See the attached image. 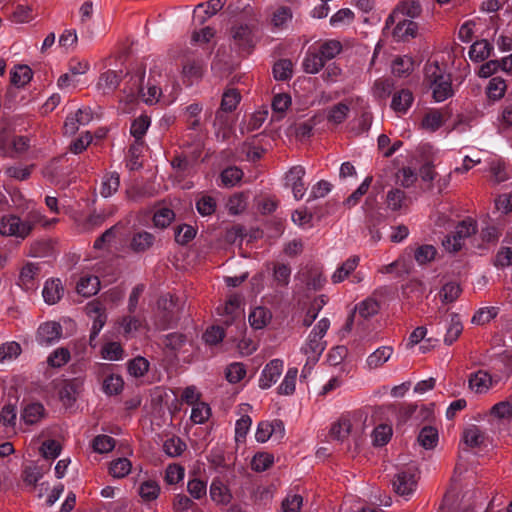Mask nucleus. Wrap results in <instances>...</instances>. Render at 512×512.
<instances>
[{
    "label": "nucleus",
    "instance_id": "obj_1",
    "mask_svg": "<svg viewBox=\"0 0 512 512\" xmlns=\"http://www.w3.org/2000/svg\"><path fill=\"white\" fill-rule=\"evenodd\" d=\"M257 25L255 23H235L229 30L232 45L239 53L250 54L255 47V32Z\"/></svg>",
    "mask_w": 512,
    "mask_h": 512
},
{
    "label": "nucleus",
    "instance_id": "obj_2",
    "mask_svg": "<svg viewBox=\"0 0 512 512\" xmlns=\"http://www.w3.org/2000/svg\"><path fill=\"white\" fill-rule=\"evenodd\" d=\"M158 315H157V326L165 330L175 325L181 313V307L178 304V298L171 294L161 296L157 301Z\"/></svg>",
    "mask_w": 512,
    "mask_h": 512
},
{
    "label": "nucleus",
    "instance_id": "obj_3",
    "mask_svg": "<svg viewBox=\"0 0 512 512\" xmlns=\"http://www.w3.org/2000/svg\"><path fill=\"white\" fill-rule=\"evenodd\" d=\"M477 232V223L471 218L460 221L452 235H446L442 245L449 252H457L462 248L463 241Z\"/></svg>",
    "mask_w": 512,
    "mask_h": 512
},
{
    "label": "nucleus",
    "instance_id": "obj_4",
    "mask_svg": "<svg viewBox=\"0 0 512 512\" xmlns=\"http://www.w3.org/2000/svg\"><path fill=\"white\" fill-rule=\"evenodd\" d=\"M417 472V467L413 465L400 469L392 480L394 492L402 497L413 494L417 487Z\"/></svg>",
    "mask_w": 512,
    "mask_h": 512
},
{
    "label": "nucleus",
    "instance_id": "obj_5",
    "mask_svg": "<svg viewBox=\"0 0 512 512\" xmlns=\"http://www.w3.org/2000/svg\"><path fill=\"white\" fill-rule=\"evenodd\" d=\"M241 297L237 294L229 296L224 307L218 308V311L223 319L221 320L227 328L236 324L237 327L245 328V323L241 319Z\"/></svg>",
    "mask_w": 512,
    "mask_h": 512
},
{
    "label": "nucleus",
    "instance_id": "obj_6",
    "mask_svg": "<svg viewBox=\"0 0 512 512\" xmlns=\"http://www.w3.org/2000/svg\"><path fill=\"white\" fill-rule=\"evenodd\" d=\"M0 233L5 236H15L21 239H25L30 234L29 231H26V224L23 218L16 215L2 217Z\"/></svg>",
    "mask_w": 512,
    "mask_h": 512
},
{
    "label": "nucleus",
    "instance_id": "obj_7",
    "mask_svg": "<svg viewBox=\"0 0 512 512\" xmlns=\"http://www.w3.org/2000/svg\"><path fill=\"white\" fill-rule=\"evenodd\" d=\"M86 313L88 316L93 317V325L89 337L90 345H93V341L98 336L100 330L104 326L107 320V316L105 314V308L98 301H92L86 305Z\"/></svg>",
    "mask_w": 512,
    "mask_h": 512
},
{
    "label": "nucleus",
    "instance_id": "obj_8",
    "mask_svg": "<svg viewBox=\"0 0 512 512\" xmlns=\"http://www.w3.org/2000/svg\"><path fill=\"white\" fill-rule=\"evenodd\" d=\"M62 336V327L57 322H45L39 326L36 340L40 345L49 346L58 341Z\"/></svg>",
    "mask_w": 512,
    "mask_h": 512
},
{
    "label": "nucleus",
    "instance_id": "obj_9",
    "mask_svg": "<svg viewBox=\"0 0 512 512\" xmlns=\"http://www.w3.org/2000/svg\"><path fill=\"white\" fill-rule=\"evenodd\" d=\"M283 370V361L280 359L271 360L262 371L259 385L262 389L270 388L277 382Z\"/></svg>",
    "mask_w": 512,
    "mask_h": 512
},
{
    "label": "nucleus",
    "instance_id": "obj_10",
    "mask_svg": "<svg viewBox=\"0 0 512 512\" xmlns=\"http://www.w3.org/2000/svg\"><path fill=\"white\" fill-rule=\"evenodd\" d=\"M418 28V23L413 20L399 19L392 34L396 41L407 42L417 36Z\"/></svg>",
    "mask_w": 512,
    "mask_h": 512
},
{
    "label": "nucleus",
    "instance_id": "obj_11",
    "mask_svg": "<svg viewBox=\"0 0 512 512\" xmlns=\"http://www.w3.org/2000/svg\"><path fill=\"white\" fill-rule=\"evenodd\" d=\"M304 175L305 169L300 165L293 166L286 175V179L291 184L293 195L296 199H301L305 195Z\"/></svg>",
    "mask_w": 512,
    "mask_h": 512
},
{
    "label": "nucleus",
    "instance_id": "obj_12",
    "mask_svg": "<svg viewBox=\"0 0 512 512\" xmlns=\"http://www.w3.org/2000/svg\"><path fill=\"white\" fill-rule=\"evenodd\" d=\"M145 78V67L142 65L136 69L134 75H131L127 86L123 92L127 95L129 101H133L137 96L143 92V82Z\"/></svg>",
    "mask_w": 512,
    "mask_h": 512
},
{
    "label": "nucleus",
    "instance_id": "obj_13",
    "mask_svg": "<svg viewBox=\"0 0 512 512\" xmlns=\"http://www.w3.org/2000/svg\"><path fill=\"white\" fill-rule=\"evenodd\" d=\"M82 385V381L77 378L65 381L59 391L60 400L65 405H72L82 391Z\"/></svg>",
    "mask_w": 512,
    "mask_h": 512
},
{
    "label": "nucleus",
    "instance_id": "obj_14",
    "mask_svg": "<svg viewBox=\"0 0 512 512\" xmlns=\"http://www.w3.org/2000/svg\"><path fill=\"white\" fill-rule=\"evenodd\" d=\"M469 388L475 393L482 394L486 393L493 385L492 376L484 371L478 370L472 373L469 377Z\"/></svg>",
    "mask_w": 512,
    "mask_h": 512
},
{
    "label": "nucleus",
    "instance_id": "obj_15",
    "mask_svg": "<svg viewBox=\"0 0 512 512\" xmlns=\"http://www.w3.org/2000/svg\"><path fill=\"white\" fill-rule=\"evenodd\" d=\"M324 349L325 342L322 340V337L311 332L308 342L302 350L308 356V362L316 363Z\"/></svg>",
    "mask_w": 512,
    "mask_h": 512
},
{
    "label": "nucleus",
    "instance_id": "obj_16",
    "mask_svg": "<svg viewBox=\"0 0 512 512\" xmlns=\"http://www.w3.org/2000/svg\"><path fill=\"white\" fill-rule=\"evenodd\" d=\"M100 289V280L97 276L86 275L80 278L76 285L78 294L88 298L95 295Z\"/></svg>",
    "mask_w": 512,
    "mask_h": 512
},
{
    "label": "nucleus",
    "instance_id": "obj_17",
    "mask_svg": "<svg viewBox=\"0 0 512 512\" xmlns=\"http://www.w3.org/2000/svg\"><path fill=\"white\" fill-rule=\"evenodd\" d=\"M155 241V236L147 231L137 232L133 235L130 248L136 252L141 253L149 250Z\"/></svg>",
    "mask_w": 512,
    "mask_h": 512
},
{
    "label": "nucleus",
    "instance_id": "obj_18",
    "mask_svg": "<svg viewBox=\"0 0 512 512\" xmlns=\"http://www.w3.org/2000/svg\"><path fill=\"white\" fill-rule=\"evenodd\" d=\"M414 100L413 94L408 89H402L393 95L391 108L397 113H406Z\"/></svg>",
    "mask_w": 512,
    "mask_h": 512
},
{
    "label": "nucleus",
    "instance_id": "obj_19",
    "mask_svg": "<svg viewBox=\"0 0 512 512\" xmlns=\"http://www.w3.org/2000/svg\"><path fill=\"white\" fill-rule=\"evenodd\" d=\"M493 46L486 40H478L474 42L469 50V57L474 62H482L490 57Z\"/></svg>",
    "mask_w": 512,
    "mask_h": 512
},
{
    "label": "nucleus",
    "instance_id": "obj_20",
    "mask_svg": "<svg viewBox=\"0 0 512 512\" xmlns=\"http://www.w3.org/2000/svg\"><path fill=\"white\" fill-rule=\"evenodd\" d=\"M64 292V288L59 279H51L46 281L43 289V297L46 303L55 304L57 303Z\"/></svg>",
    "mask_w": 512,
    "mask_h": 512
},
{
    "label": "nucleus",
    "instance_id": "obj_21",
    "mask_svg": "<svg viewBox=\"0 0 512 512\" xmlns=\"http://www.w3.org/2000/svg\"><path fill=\"white\" fill-rule=\"evenodd\" d=\"M45 415L44 406L39 403H29L22 411L21 418L26 424L33 425L39 422Z\"/></svg>",
    "mask_w": 512,
    "mask_h": 512
},
{
    "label": "nucleus",
    "instance_id": "obj_22",
    "mask_svg": "<svg viewBox=\"0 0 512 512\" xmlns=\"http://www.w3.org/2000/svg\"><path fill=\"white\" fill-rule=\"evenodd\" d=\"M210 497L218 504H227L232 495L227 486L219 479H214L210 486Z\"/></svg>",
    "mask_w": 512,
    "mask_h": 512
},
{
    "label": "nucleus",
    "instance_id": "obj_23",
    "mask_svg": "<svg viewBox=\"0 0 512 512\" xmlns=\"http://www.w3.org/2000/svg\"><path fill=\"white\" fill-rule=\"evenodd\" d=\"M430 87H433V98L437 102H442L453 95L450 74L444 77V79L432 84Z\"/></svg>",
    "mask_w": 512,
    "mask_h": 512
},
{
    "label": "nucleus",
    "instance_id": "obj_24",
    "mask_svg": "<svg viewBox=\"0 0 512 512\" xmlns=\"http://www.w3.org/2000/svg\"><path fill=\"white\" fill-rule=\"evenodd\" d=\"M359 257L352 256L348 258L342 265L334 272L331 277L333 283H340L344 281L358 266Z\"/></svg>",
    "mask_w": 512,
    "mask_h": 512
},
{
    "label": "nucleus",
    "instance_id": "obj_25",
    "mask_svg": "<svg viewBox=\"0 0 512 512\" xmlns=\"http://www.w3.org/2000/svg\"><path fill=\"white\" fill-rule=\"evenodd\" d=\"M414 70V60L409 56H398L393 60L392 73L398 77L410 75Z\"/></svg>",
    "mask_w": 512,
    "mask_h": 512
},
{
    "label": "nucleus",
    "instance_id": "obj_26",
    "mask_svg": "<svg viewBox=\"0 0 512 512\" xmlns=\"http://www.w3.org/2000/svg\"><path fill=\"white\" fill-rule=\"evenodd\" d=\"M325 65L324 58L319 54V52H311L308 51L302 66L306 73L316 74L318 73Z\"/></svg>",
    "mask_w": 512,
    "mask_h": 512
},
{
    "label": "nucleus",
    "instance_id": "obj_27",
    "mask_svg": "<svg viewBox=\"0 0 512 512\" xmlns=\"http://www.w3.org/2000/svg\"><path fill=\"white\" fill-rule=\"evenodd\" d=\"M438 430L432 426H424L418 435L419 444L425 449H433L438 443Z\"/></svg>",
    "mask_w": 512,
    "mask_h": 512
},
{
    "label": "nucleus",
    "instance_id": "obj_28",
    "mask_svg": "<svg viewBox=\"0 0 512 512\" xmlns=\"http://www.w3.org/2000/svg\"><path fill=\"white\" fill-rule=\"evenodd\" d=\"M484 440V433L476 425H471L463 432V441L471 448L480 447L484 443Z\"/></svg>",
    "mask_w": 512,
    "mask_h": 512
},
{
    "label": "nucleus",
    "instance_id": "obj_29",
    "mask_svg": "<svg viewBox=\"0 0 512 512\" xmlns=\"http://www.w3.org/2000/svg\"><path fill=\"white\" fill-rule=\"evenodd\" d=\"M271 320V313L264 307H256L249 315V323L254 329L264 328Z\"/></svg>",
    "mask_w": 512,
    "mask_h": 512
},
{
    "label": "nucleus",
    "instance_id": "obj_30",
    "mask_svg": "<svg viewBox=\"0 0 512 512\" xmlns=\"http://www.w3.org/2000/svg\"><path fill=\"white\" fill-rule=\"evenodd\" d=\"M393 352L392 347L383 346L376 349L372 354H370L367 358V364L370 368L375 369L380 367L382 364L387 362L391 357Z\"/></svg>",
    "mask_w": 512,
    "mask_h": 512
},
{
    "label": "nucleus",
    "instance_id": "obj_31",
    "mask_svg": "<svg viewBox=\"0 0 512 512\" xmlns=\"http://www.w3.org/2000/svg\"><path fill=\"white\" fill-rule=\"evenodd\" d=\"M462 331H463V325L461 323L459 315L456 313H452L450 315V323H449V327L447 328V331H446V334L444 337V342L447 345H451L458 339V337L461 335Z\"/></svg>",
    "mask_w": 512,
    "mask_h": 512
},
{
    "label": "nucleus",
    "instance_id": "obj_32",
    "mask_svg": "<svg viewBox=\"0 0 512 512\" xmlns=\"http://www.w3.org/2000/svg\"><path fill=\"white\" fill-rule=\"evenodd\" d=\"M11 83L16 87H23L30 82L33 72L27 65H18L11 71Z\"/></svg>",
    "mask_w": 512,
    "mask_h": 512
},
{
    "label": "nucleus",
    "instance_id": "obj_33",
    "mask_svg": "<svg viewBox=\"0 0 512 512\" xmlns=\"http://www.w3.org/2000/svg\"><path fill=\"white\" fill-rule=\"evenodd\" d=\"M351 427L352 425L349 419H339L330 429V438L337 441H343L350 434Z\"/></svg>",
    "mask_w": 512,
    "mask_h": 512
},
{
    "label": "nucleus",
    "instance_id": "obj_34",
    "mask_svg": "<svg viewBox=\"0 0 512 512\" xmlns=\"http://www.w3.org/2000/svg\"><path fill=\"white\" fill-rule=\"evenodd\" d=\"M396 13L401 16L416 18L422 13V7L419 0H404L397 5Z\"/></svg>",
    "mask_w": 512,
    "mask_h": 512
},
{
    "label": "nucleus",
    "instance_id": "obj_35",
    "mask_svg": "<svg viewBox=\"0 0 512 512\" xmlns=\"http://www.w3.org/2000/svg\"><path fill=\"white\" fill-rule=\"evenodd\" d=\"M124 381L121 376L110 374L105 377L102 384L103 391L109 395H118L122 392Z\"/></svg>",
    "mask_w": 512,
    "mask_h": 512
},
{
    "label": "nucleus",
    "instance_id": "obj_36",
    "mask_svg": "<svg viewBox=\"0 0 512 512\" xmlns=\"http://www.w3.org/2000/svg\"><path fill=\"white\" fill-rule=\"evenodd\" d=\"M122 72L119 73L113 70H108L101 74L98 85L101 88L109 91H114L119 86L122 79Z\"/></svg>",
    "mask_w": 512,
    "mask_h": 512
},
{
    "label": "nucleus",
    "instance_id": "obj_37",
    "mask_svg": "<svg viewBox=\"0 0 512 512\" xmlns=\"http://www.w3.org/2000/svg\"><path fill=\"white\" fill-rule=\"evenodd\" d=\"M241 100V95L237 89H228L223 93L220 110L223 112H232L236 109Z\"/></svg>",
    "mask_w": 512,
    "mask_h": 512
},
{
    "label": "nucleus",
    "instance_id": "obj_38",
    "mask_svg": "<svg viewBox=\"0 0 512 512\" xmlns=\"http://www.w3.org/2000/svg\"><path fill=\"white\" fill-rule=\"evenodd\" d=\"M462 289L456 282H448L440 290V298L444 304L453 303L461 295Z\"/></svg>",
    "mask_w": 512,
    "mask_h": 512
},
{
    "label": "nucleus",
    "instance_id": "obj_39",
    "mask_svg": "<svg viewBox=\"0 0 512 512\" xmlns=\"http://www.w3.org/2000/svg\"><path fill=\"white\" fill-rule=\"evenodd\" d=\"M293 64L289 59H281L273 66V75L276 80L286 81L292 77Z\"/></svg>",
    "mask_w": 512,
    "mask_h": 512
},
{
    "label": "nucleus",
    "instance_id": "obj_40",
    "mask_svg": "<svg viewBox=\"0 0 512 512\" xmlns=\"http://www.w3.org/2000/svg\"><path fill=\"white\" fill-rule=\"evenodd\" d=\"M349 110L347 104L343 102L337 103L329 109L327 120L334 124H341L346 120Z\"/></svg>",
    "mask_w": 512,
    "mask_h": 512
},
{
    "label": "nucleus",
    "instance_id": "obj_41",
    "mask_svg": "<svg viewBox=\"0 0 512 512\" xmlns=\"http://www.w3.org/2000/svg\"><path fill=\"white\" fill-rule=\"evenodd\" d=\"M120 186V177L116 172H112L105 176L102 187H101V195L103 197H109L113 193H115Z\"/></svg>",
    "mask_w": 512,
    "mask_h": 512
},
{
    "label": "nucleus",
    "instance_id": "obj_42",
    "mask_svg": "<svg viewBox=\"0 0 512 512\" xmlns=\"http://www.w3.org/2000/svg\"><path fill=\"white\" fill-rule=\"evenodd\" d=\"M297 368H289L283 382L278 387V393L281 395H291L295 391V383L297 378Z\"/></svg>",
    "mask_w": 512,
    "mask_h": 512
},
{
    "label": "nucleus",
    "instance_id": "obj_43",
    "mask_svg": "<svg viewBox=\"0 0 512 512\" xmlns=\"http://www.w3.org/2000/svg\"><path fill=\"white\" fill-rule=\"evenodd\" d=\"M127 369L131 376L142 377L149 370V362L144 357L138 356L128 362Z\"/></svg>",
    "mask_w": 512,
    "mask_h": 512
},
{
    "label": "nucleus",
    "instance_id": "obj_44",
    "mask_svg": "<svg viewBox=\"0 0 512 512\" xmlns=\"http://www.w3.org/2000/svg\"><path fill=\"white\" fill-rule=\"evenodd\" d=\"M131 471V462L127 458H118L111 462L110 474L115 478H123Z\"/></svg>",
    "mask_w": 512,
    "mask_h": 512
},
{
    "label": "nucleus",
    "instance_id": "obj_45",
    "mask_svg": "<svg viewBox=\"0 0 512 512\" xmlns=\"http://www.w3.org/2000/svg\"><path fill=\"white\" fill-rule=\"evenodd\" d=\"M342 51V44L338 40H328L321 44L319 54L324 58L325 62L333 59Z\"/></svg>",
    "mask_w": 512,
    "mask_h": 512
},
{
    "label": "nucleus",
    "instance_id": "obj_46",
    "mask_svg": "<svg viewBox=\"0 0 512 512\" xmlns=\"http://www.w3.org/2000/svg\"><path fill=\"white\" fill-rule=\"evenodd\" d=\"M372 180V176L366 177L360 186L343 202V204L348 208L355 206L361 197L367 193Z\"/></svg>",
    "mask_w": 512,
    "mask_h": 512
},
{
    "label": "nucleus",
    "instance_id": "obj_47",
    "mask_svg": "<svg viewBox=\"0 0 512 512\" xmlns=\"http://www.w3.org/2000/svg\"><path fill=\"white\" fill-rule=\"evenodd\" d=\"M506 91L505 81L500 77H494L487 86V95L492 100L501 99Z\"/></svg>",
    "mask_w": 512,
    "mask_h": 512
},
{
    "label": "nucleus",
    "instance_id": "obj_48",
    "mask_svg": "<svg viewBox=\"0 0 512 512\" xmlns=\"http://www.w3.org/2000/svg\"><path fill=\"white\" fill-rule=\"evenodd\" d=\"M149 125L150 118L147 115H142L132 122L130 133L135 138L136 142L143 138Z\"/></svg>",
    "mask_w": 512,
    "mask_h": 512
},
{
    "label": "nucleus",
    "instance_id": "obj_49",
    "mask_svg": "<svg viewBox=\"0 0 512 512\" xmlns=\"http://www.w3.org/2000/svg\"><path fill=\"white\" fill-rule=\"evenodd\" d=\"M160 486L156 481H145L140 485L139 494L144 501H153L158 498Z\"/></svg>",
    "mask_w": 512,
    "mask_h": 512
},
{
    "label": "nucleus",
    "instance_id": "obj_50",
    "mask_svg": "<svg viewBox=\"0 0 512 512\" xmlns=\"http://www.w3.org/2000/svg\"><path fill=\"white\" fill-rule=\"evenodd\" d=\"M449 74L439 66L438 62L428 63L425 65V80L431 86L432 84L444 79Z\"/></svg>",
    "mask_w": 512,
    "mask_h": 512
},
{
    "label": "nucleus",
    "instance_id": "obj_51",
    "mask_svg": "<svg viewBox=\"0 0 512 512\" xmlns=\"http://www.w3.org/2000/svg\"><path fill=\"white\" fill-rule=\"evenodd\" d=\"M175 218V213L170 208H161L155 212L153 216V223L156 227L164 229L167 228Z\"/></svg>",
    "mask_w": 512,
    "mask_h": 512
},
{
    "label": "nucleus",
    "instance_id": "obj_52",
    "mask_svg": "<svg viewBox=\"0 0 512 512\" xmlns=\"http://www.w3.org/2000/svg\"><path fill=\"white\" fill-rule=\"evenodd\" d=\"M40 267L34 263H27L20 271L19 280L21 285L29 288L32 285L34 278L38 275Z\"/></svg>",
    "mask_w": 512,
    "mask_h": 512
},
{
    "label": "nucleus",
    "instance_id": "obj_53",
    "mask_svg": "<svg viewBox=\"0 0 512 512\" xmlns=\"http://www.w3.org/2000/svg\"><path fill=\"white\" fill-rule=\"evenodd\" d=\"M163 449L168 456L177 457L186 449V444L179 437H172L164 442Z\"/></svg>",
    "mask_w": 512,
    "mask_h": 512
},
{
    "label": "nucleus",
    "instance_id": "obj_54",
    "mask_svg": "<svg viewBox=\"0 0 512 512\" xmlns=\"http://www.w3.org/2000/svg\"><path fill=\"white\" fill-rule=\"evenodd\" d=\"M242 177L243 172L237 167H228L224 169L220 174L222 184L226 187L234 186L242 179Z\"/></svg>",
    "mask_w": 512,
    "mask_h": 512
},
{
    "label": "nucleus",
    "instance_id": "obj_55",
    "mask_svg": "<svg viewBox=\"0 0 512 512\" xmlns=\"http://www.w3.org/2000/svg\"><path fill=\"white\" fill-rule=\"evenodd\" d=\"M356 309H358L359 315L362 318L368 319L378 313L380 305L377 300L373 298H367L364 301H362L356 307Z\"/></svg>",
    "mask_w": 512,
    "mask_h": 512
},
{
    "label": "nucleus",
    "instance_id": "obj_56",
    "mask_svg": "<svg viewBox=\"0 0 512 512\" xmlns=\"http://www.w3.org/2000/svg\"><path fill=\"white\" fill-rule=\"evenodd\" d=\"M196 236V229L188 224L177 226L175 230V241L180 245H186Z\"/></svg>",
    "mask_w": 512,
    "mask_h": 512
},
{
    "label": "nucleus",
    "instance_id": "obj_57",
    "mask_svg": "<svg viewBox=\"0 0 512 512\" xmlns=\"http://www.w3.org/2000/svg\"><path fill=\"white\" fill-rule=\"evenodd\" d=\"M291 268L287 264L276 263L273 269V277L277 285L285 287L289 284Z\"/></svg>",
    "mask_w": 512,
    "mask_h": 512
},
{
    "label": "nucleus",
    "instance_id": "obj_58",
    "mask_svg": "<svg viewBox=\"0 0 512 512\" xmlns=\"http://www.w3.org/2000/svg\"><path fill=\"white\" fill-rule=\"evenodd\" d=\"M437 250L433 245L419 246L414 253L415 260L420 264H426L434 260Z\"/></svg>",
    "mask_w": 512,
    "mask_h": 512
},
{
    "label": "nucleus",
    "instance_id": "obj_59",
    "mask_svg": "<svg viewBox=\"0 0 512 512\" xmlns=\"http://www.w3.org/2000/svg\"><path fill=\"white\" fill-rule=\"evenodd\" d=\"M406 199V194L404 191L395 188L391 189L387 193L386 203L387 207L392 211H398L402 208L403 201Z\"/></svg>",
    "mask_w": 512,
    "mask_h": 512
},
{
    "label": "nucleus",
    "instance_id": "obj_60",
    "mask_svg": "<svg viewBox=\"0 0 512 512\" xmlns=\"http://www.w3.org/2000/svg\"><path fill=\"white\" fill-rule=\"evenodd\" d=\"M392 436V428L388 425L381 424L377 426L373 431V445L384 446L386 445Z\"/></svg>",
    "mask_w": 512,
    "mask_h": 512
},
{
    "label": "nucleus",
    "instance_id": "obj_61",
    "mask_svg": "<svg viewBox=\"0 0 512 512\" xmlns=\"http://www.w3.org/2000/svg\"><path fill=\"white\" fill-rule=\"evenodd\" d=\"M70 360V352L67 348L61 347L53 351L48 357V364L51 367L60 368Z\"/></svg>",
    "mask_w": 512,
    "mask_h": 512
},
{
    "label": "nucleus",
    "instance_id": "obj_62",
    "mask_svg": "<svg viewBox=\"0 0 512 512\" xmlns=\"http://www.w3.org/2000/svg\"><path fill=\"white\" fill-rule=\"evenodd\" d=\"M92 447L98 453H107L115 447V439L108 435H98L93 439Z\"/></svg>",
    "mask_w": 512,
    "mask_h": 512
},
{
    "label": "nucleus",
    "instance_id": "obj_63",
    "mask_svg": "<svg viewBox=\"0 0 512 512\" xmlns=\"http://www.w3.org/2000/svg\"><path fill=\"white\" fill-rule=\"evenodd\" d=\"M246 375L245 366L242 363H232L226 368L225 376L228 382L238 383Z\"/></svg>",
    "mask_w": 512,
    "mask_h": 512
},
{
    "label": "nucleus",
    "instance_id": "obj_64",
    "mask_svg": "<svg viewBox=\"0 0 512 512\" xmlns=\"http://www.w3.org/2000/svg\"><path fill=\"white\" fill-rule=\"evenodd\" d=\"M211 414V409L208 404L198 402L194 405L191 413V420L196 424H202L208 420Z\"/></svg>",
    "mask_w": 512,
    "mask_h": 512
}]
</instances>
